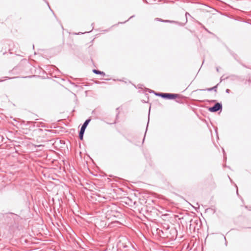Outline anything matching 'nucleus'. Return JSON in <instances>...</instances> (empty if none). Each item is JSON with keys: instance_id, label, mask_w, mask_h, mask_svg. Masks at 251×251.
<instances>
[{"instance_id": "obj_4", "label": "nucleus", "mask_w": 251, "mask_h": 251, "mask_svg": "<svg viewBox=\"0 0 251 251\" xmlns=\"http://www.w3.org/2000/svg\"><path fill=\"white\" fill-rule=\"evenodd\" d=\"M218 84H217L216 86L209 88H206V89H198L197 91H214L215 92H217V89L218 87Z\"/></svg>"}, {"instance_id": "obj_13", "label": "nucleus", "mask_w": 251, "mask_h": 251, "mask_svg": "<svg viewBox=\"0 0 251 251\" xmlns=\"http://www.w3.org/2000/svg\"><path fill=\"white\" fill-rule=\"evenodd\" d=\"M216 70H217V72H219V69H218V68H216Z\"/></svg>"}, {"instance_id": "obj_1", "label": "nucleus", "mask_w": 251, "mask_h": 251, "mask_svg": "<svg viewBox=\"0 0 251 251\" xmlns=\"http://www.w3.org/2000/svg\"><path fill=\"white\" fill-rule=\"evenodd\" d=\"M115 208V206L109 205L103 209V212L104 213L106 219L113 220V218L119 216L120 213L116 210Z\"/></svg>"}, {"instance_id": "obj_9", "label": "nucleus", "mask_w": 251, "mask_h": 251, "mask_svg": "<svg viewBox=\"0 0 251 251\" xmlns=\"http://www.w3.org/2000/svg\"><path fill=\"white\" fill-rule=\"evenodd\" d=\"M161 21H162V22H164V21H162V20H161ZM164 22H169V23H175V21H169V20L164 21Z\"/></svg>"}, {"instance_id": "obj_6", "label": "nucleus", "mask_w": 251, "mask_h": 251, "mask_svg": "<svg viewBox=\"0 0 251 251\" xmlns=\"http://www.w3.org/2000/svg\"><path fill=\"white\" fill-rule=\"evenodd\" d=\"M85 130L82 129H80L79 132V138L81 140H82L83 139V135L84 133Z\"/></svg>"}, {"instance_id": "obj_14", "label": "nucleus", "mask_w": 251, "mask_h": 251, "mask_svg": "<svg viewBox=\"0 0 251 251\" xmlns=\"http://www.w3.org/2000/svg\"><path fill=\"white\" fill-rule=\"evenodd\" d=\"M215 101V100H211L212 102H214Z\"/></svg>"}, {"instance_id": "obj_2", "label": "nucleus", "mask_w": 251, "mask_h": 251, "mask_svg": "<svg viewBox=\"0 0 251 251\" xmlns=\"http://www.w3.org/2000/svg\"><path fill=\"white\" fill-rule=\"evenodd\" d=\"M155 95L156 96H159L162 98L166 99H169V100L174 99H176L179 97L178 94H172V93H155Z\"/></svg>"}, {"instance_id": "obj_16", "label": "nucleus", "mask_w": 251, "mask_h": 251, "mask_svg": "<svg viewBox=\"0 0 251 251\" xmlns=\"http://www.w3.org/2000/svg\"><path fill=\"white\" fill-rule=\"evenodd\" d=\"M3 80H0V82L3 81Z\"/></svg>"}, {"instance_id": "obj_8", "label": "nucleus", "mask_w": 251, "mask_h": 251, "mask_svg": "<svg viewBox=\"0 0 251 251\" xmlns=\"http://www.w3.org/2000/svg\"><path fill=\"white\" fill-rule=\"evenodd\" d=\"M93 72L94 73L96 74L102 75H105V73L103 72H101V71H99L98 70L94 69L93 70Z\"/></svg>"}, {"instance_id": "obj_3", "label": "nucleus", "mask_w": 251, "mask_h": 251, "mask_svg": "<svg viewBox=\"0 0 251 251\" xmlns=\"http://www.w3.org/2000/svg\"><path fill=\"white\" fill-rule=\"evenodd\" d=\"M222 109V105L221 103L217 102L214 104L212 107H210L208 108V110L211 112H216L219 110H221Z\"/></svg>"}, {"instance_id": "obj_12", "label": "nucleus", "mask_w": 251, "mask_h": 251, "mask_svg": "<svg viewBox=\"0 0 251 251\" xmlns=\"http://www.w3.org/2000/svg\"><path fill=\"white\" fill-rule=\"evenodd\" d=\"M229 91V89H226V92L227 93H228Z\"/></svg>"}, {"instance_id": "obj_11", "label": "nucleus", "mask_w": 251, "mask_h": 251, "mask_svg": "<svg viewBox=\"0 0 251 251\" xmlns=\"http://www.w3.org/2000/svg\"><path fill=\"white\" fill-rule=\"evenodd\" d=\"M4 78H5V79H11V78H10V77H8V76H5V77H4Z\"/></svg>"}, {"instance_id": "obj_10", "label": "nucleus", "mask_w": 251, "mask_h": 251, "mask_svg": "<svg viewBox=\"0 0 251 251\" xmlns=\"http://www.w3.org/2000/svg\"><path fill=\"white\" fill-rule=\"evenodd\" d=\"M5 216V214L0 213V218H3Z\"/></svg>"}, {"instance_id": "obj_15", "label": "nucleus", "mask_w": 251, "mask_h": 251, "mask_svg": "<svg viewBox=\"0 0 251 251\" xmlns=\"http://www.w3.org/2000/svg\"><path fill=\"white\" fill-rule=\"evenodd\" d=\"M132 17H133V16L130 17L129 18V19H130L132 18Z\"/></svg>"}, {"instance_id": "obj_5", "label": "nucleus", "mask_w": 251, "mask_h": 251, "mask_svg": "<svg viewBox=\"0 0 251 251\" xmlns=\"http://www.w3.org/2000/svg\"><path fill=\"white\" fill-rule=\"evenodd\" d=\"M91 121V119H88L87 120H86L84 123H83V124L82 125L80 129H83L84 130H85V129L87 127L88 125L89 124V122H90Z\"/></svg>"}, {"instance_id": "obj_7", "label": "nucleus", "mask_w": 251, "mask_h": 251, "mask_svg": "<svg viewBox=\"0 0 251 251\" xmlns=\"http://www.w3.org/2000/svg\"><path fill=\"white\" fill-rule=\"evenodd\" d=\"M188 16H189L190 17L192 18H193L192 16L187 12H186L185 13V17H186V19H185V22L184 23H182V24H181L180 25H184L186 23H187L188 20H187V17Z\"/></svg>"}]
</instances>
